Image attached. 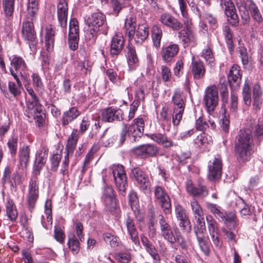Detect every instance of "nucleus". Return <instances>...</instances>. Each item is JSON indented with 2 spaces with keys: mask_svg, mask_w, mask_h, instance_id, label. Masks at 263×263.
Masks as SVG:
<instances>
[{
  "mask_svg": "<svg viewBox=\"0 0 263 263\" xmlns=\"http://www.w3.org/2000/svg\"><path fill=\"white\" fill-rule=\"evenodd\" d=\"M68 245L69 249L74 255H76L79 252L80 242L74 234L69 236Z\"/></svg>",
  "mask_w": 263,
  "mask_h": 263,
  "instance_id": "41",
  "label": "nucleus"
},
{
  "mask_svg": "<svg viewBox=\"0 0 263 263\" xmlns=\"http://www.w3.org/2000/svg\"><path fill=\"white\" fill-rule=\"evenodd\" d=\"M223 103L225 107L227 104V108H229L231 111H235L237 109L238 106L237 94L235 91H234L233 90H232L231 92V98L230 102L228 101V103Z\"/></svg>",
  "mask_w": 263,
  "mask_h": 263,
  "instance_id": "42",
  "label": "nucleus"
},
{
  "mask_svg": "<svg viewBox=\"0 0 263 263\" xmlns=\"http://www.w3.org/2000/svg\"><path fill=\"white\" fill-rule=\"evenodd\" d=\"M232 228L230 227L228 230L225 228H223L222 229V232L226 236L228 241L234 244L237 242L236 239V235L234 232L230 230Z\"/></svg>",
  "mask_w": 263,
  "mask_h": 263,
  "instance_id": "56",
  "label": "nucleus"
},
{
  "mask_svg": "<svg viewBox=\"0 0 263 263\" xmlns=\"http://www.w3.org/2000/svg\"><path fill=\"white\" fill-rule=\"evenodd\" d=\"M105 15L100 12H96L91 14L87 20L88 26L99 28L102 27L105 22Z\"/></svg>",
  "mask_w": 263,
  "mask_h": 263,
  "instance_id": "27",
  "label": "nucleus"
},
{
  "mask_svg": "<svg viewBox=\"0 0 263 263\" xmlns=\"http://www.w3.org/2000/svg\"><path fill=\"white\" fill-rule=\"evenodd\" d=\"M61 158L62 155L59 154H54L52 156L51 158V170L52 171L56 172L58 170Z\"/></svg>",
  "mask_w": 263,
  "mask_h": 263,
  "instance_id": "59",
  "label": "nucleus"
},
{
  "mask_svg": "<svg viewBox=\"0 0 263 263\" xmlns=\"http://www.w3.org/2000/svg\"><path fill=\"white\" fill-rule=\"evenodd\" d=\"M235 8H231V9L227 11L226 14L228 17V21L233 26H236L239 23V19L237 14L236 13Z\"/></svg>",
  "mask_w": 263,
  "mask_h": 263,
  "instance_id": "49",
  "label": "nucleus"
},
{
  "mask_svg": "<svg viewBox=\"0 0 263 263\" xmlns=\"http://www.w3.org/2000/svg\"><path fill=\"white\" fill-rule=\"evenodd\" d=\"M208 224V229L214 244L220 248L221 242L220 241V233L218 227V223L211 215L206 217Z\"/></svg>",
  "mask_w": 263,
  "mask_h": 263,
  "instance_id": "12",
  "label": "nucleus"
},
{
  "mask_svg": "<svg viewBox=\"0 0 263 263\" xmlns=\"http://www.w3.org/2000/svg\"><path fill=\"white\" fill-rule=\"evenodd\" d=\"M224 218L222 222H224V223L228 228L231 227L233 229H235L238 226V221L235 214H231L228 216L226 213Z\"/></svg>",
  "mask_w": 263,
  "mask_h": 263,
  "instance_id": "47",
  "label": "nucleus"
},
{
  "mask_svg": "<svg viewBox=\"0 0 263 263\" xmlns=\"http://www.w3.org/2000/svg\"><path fill=\"white\" fill-rule=\"evenodd\" d=\"M22 32L23 37L28 43L31 50L34 51L37 41L34 29L33 21L23 23Z\"/></svg>",
  "mask_w": 263,
  "mask_h": 263,
  "instance_id": "7",
  "label": "nucleus"
},
{
  "mask_svg": "<svg viewBox=\"0 0 263 263\" xmlns=\"http://www.w3.org/2000/svg\"><path fill=\"white\" fill-rule=\"evenodd\" d=\"M161 74L164 82H168L171 80L172 77L171 69L166 65L161 66Z\"/></svg>",
  "mask_w": 263,
  "mask_h": 263,
  "instance_id": "58",
  "label": "nucleus"
},
{
  "mask_svg": "<svg viewBox=\"0 0 263 263\" xmlns=\"http://www.w3.org/2000/svg\"><path fill=\"white\" fill-rule=\"evenodd\" d=\"M125 225L128 235L133 242L136 245L139 244L138 232L135 224L134 220L129 216H127L125 220Z\"/></svg>",
  "mask_w": 263,
  "mask_h": 263,
  "instance_id": "23",
  "label": "nucleus"
},
{
  "mask_svg": "<svg viewBox=\"0 0 263 263\" xmlns=\"http://www.w3.org/2000/svg\"><path fill=\"white\" fill-rule=\"evenodd\" d=\"M80 115L77 107H72L66 111L63 112L61 122L63 126H67L69 123L75 120Z\"/></svg>",
  "mask_w": 263,
  "mask_h": 263,
  "instance_id": "30",
  "label": "nucleus"
},
{
  "mask_svg": "<svg viewBox=\"0 0 263 263\" xmlns=\"http://www.w3.org/2000/svg\"><path fill=\"white\" fill-rule=\"evenodd\" d=\"M6 214L8 217L12 221H15L17 217L16 207L12 200H8L6 203Z\"/></svg>",
  "mask_w": 263,
  "mask_h": 263,
  "instance_id": "40",
  "label": "nucleus"
},
{
  "mask_svg": "<svg viewBox=\"0 0 263 263\" xmlns=\"http://www.w3.org/2000/svg\"><path fill=\"white\" fill-rule=\"evenodd\" d=\"M219 91L222 102L228 103L229 93L227 85L225 84H221Z\"/></svg>",
  "mask_w": 263,
  "mask_h": 263,
  "instance_id": "62",
  "label": "nucleus"
},
{
  "mask_svg": "<svg viewBox=\"0 0 263 263\" xmlns=\"http://www.w3.org/2000/svg\"><path fill=\"white\" fill-rule=\"evenodd\" d=\"M39 196L38 179L31 178L29 183L28 193L27 195V203L29 210L31 212L34 209Z\"/></svg>",
  "mask_w": 263,
  "mask_h": 263,
  "instance_id": "5",
  "label": "nucleus"
},
{
  "mask_svg": "<svg viewBox=\"0 0 263 263\" xmlns=\"http://www.w3.org/2000/svg\"><path fill=\"white\" fill-rule=\"evenodd\" d=\"M191 206L194 217L204 215L201 206L196 199H193L191 201Z\"/></svg>",
  "mask_w": 263,
  "mask_h": 263,
  "instance_id": "53",
  "label": "nucleus"
},
{
  "mask_svg": "<svg viewBox=\"0 0 263 263\" xmlns=\"http://www.w3.org/2000/svg\"><path fill=\"white\" fill-rule=\"evenodd\" d=\"M192 71L195 80L202 79L205 74V68L201 61H193L192 63Z\"/></svg>",
  "mask_w": 263,
  "mask_h": 263,
  "instance_id": "33",
  "label": "nucleus"
},
{
  "mask_svg": "<svg viewBox=\"0 0 263 263\" xmlns=\"http://www.w3.org/2000/svg\"><path fill=\"white\" fill-rule=\"evenodd\" d=\"M69 34H79L78 22L76 18H72L70 21Z\"/></svg>",
  "mask_w": 263,
  "mask_h": 263,
  "instance_id": "61",
  "label": "nucleus"
},
{
  "mask_svg": "<svg viewBox=\"0 0 263 263\" xmlns=\"http://www.w3.org/2000/svg\"><path fill=\"white\" fill-rule=\"evenodd\" d=\"M261 96L262 91L260 86L256 84L254 85L253 91V99L254 100V105L256 107H259V105L261 104Z\"/></svg>",
  "mask_w": 263,
  "mask_h": 263,
  "instance_id": "45",
  "label": "nucleus"
},
{
  "mask_svg": "<svg viewBox=\"0 0 263 263\" xmlns=\"http://www.w3.org/2000/svg\"><path fill=\"white\" fill-rule=\"evenodd\" d=\"M135 34L134 38L135 42L141 44L148 36L149 28L146 25L139 26Z\"/></svg>",
  "mask_w": 263,
  "mask_h": 263,
  "instance_id": "34",
  "label": "nucleus"
},
{
  "mask_svg": "<svg viewBox=\"0 0 263 263\" xmlns=\"http://www.w3.org/2000/svg\"><path fill=\"white\" fill-rule=\"evenodd\" d=\"M130 131L132 132L133 141H136L137 138H140L143 134L144 129V121L142 118H137L133 120L130 125Z\"/></svg>",
  "mask_w": 263,
  "mask_h": 263,
  "instance_id": "22",
  "label": "nucleus"
},
{
  "mask_svg": "<svg viewBox=\"0 0 263 263\" xmlns=\"http://www.w3.org/2000/svg\"><path fill=\"white\" fill-rule=\"evenodd\" d=\"M154 200L163 209L165 214L171 212V199L165 189L160 186H156L154 190Z\"/></svg>",
  "mask_w": 263,
  "mask_h": 263,
  "instance_id": "4",
  "label": "nucleus"
},
{
  "mask_svg": "<svg viewBox=\"0 0 263 263\" xmlns=\"http://www.w3.org/2000/svg\"><path fill=\"white\" fill-rule=\"evenodd\" d=\"M186 190L188 194L193 197L203 198L209 194L206 186L202 182L199 181L197 186L194 185L191 180L186 182Z\"/></svg>",
  "mask_w": 263,
  "mask_h": 263,
  "instance_id": "10",
  "label": "nucleus"
},
{
  "mask_svg": "<svg viewBox=\"0 0 263 263\" xmlns=\"http://www.w3.org/2000/svg\"><path fill=\"white\" fill-rule=\"evenodd\" d=\"M123 112L119 108L108 107L102 112V120L107 122L121 121L123 119Z\"/></svg>",
  "mask_w": 263,
  "mask_h": 263,
  "instance_id": "13",
  "label": "nucleus"
},
{
  "mask_svg": "<svg viewBox=\"0 0 263 263\" xmlns=\"http://www.w3.org/2000/svg\"><path fill=\"white\" fill-rule=\"evenodd\" d=\"M237 204L240 206L239 212L242 217L245 218L251 215L250 206L247 204L243 200L241 199L240 201L237 202Z\"/></svg>",
  "mask_w": 263,
  "mask_h": 263,
  "instance_id": "46",
  "label": "nucleus"
},
{
  "mask_svg": "<svg viewBox=\"0 0 263 263\" xmlns=\"http://www.w3.org/2000/svg\"><path fill=\"white\" fill-rule=\"evenodd\" d=\"M116 259L119 263H129L132 260V255L129 252H120L116 254Z\"/></svg>",
  "mask_w": 263,
  "mask_h": 263,
  "instance_id": "52",
  "label": "nucleus"
},
{
  "mask_svg": "<svg viewBox=\"0 0 263 263\" xmlns=\"http://www.w3.org/2000/svg\"><path fill=\"white\" fill-rule=\"evenodd\" d=\"M26 105L30 113L37 111V110H42V106L37 96L29 98L27 101Z\"/></svg>",
  "mask_w": 263,
  "mask_h": 263,
  "instance_id": "39",
  "label": "nucleus"
},
{
  "mask_svg": "<svg viewBox=\"0 0 263 263\" xmlns=\"http://www.w3.org/2000/svg\"><path fill=\"white\" fill-rule=\"evenodd\" d=\"M239 52L241 57L242 63L243 65H247L249 63V56L247 50L246 48L242 46L239 47Z\"/></svg>",
  "mask_w": 263,
  "mask_h": 263,
  "instance_id": "63",
  "label": "nucleus"
},
{
  "mask_svg": "<svg viewBox=\"0 0 263 263\" xmlns=\"http://www.w3.org/2000/svg\"><path fill=\"white\" fill-rule=\"evenodd\" d=\"M218 93L215 86H211L205 90L204 101L209 112H213L218 104Z\"/></svg>",
  "mask_w": 263,
  "mask_h": 263,
  "instance_id": "9",
  "label": "nucleus"
},
{
  "mask_svg": "<svg viewBox=\"0 0 263 263\" xmlns=\"http://www.w3.org/2000/svg\"><path fill=\"white\" fill-rule=\"evenodd\" d=\"M130 126L125 123L122 125V129L120 134V142L121 144H123L125 140L126 136L127 135H132V132L130 131Z\"/></svg>",
  "mask_w": 263,
  "mask_h": 263,
  "instance_id": "60",
  "label": "nucleus"
},
{
  "mask_svg": "<svg viewBox=\"0 0 263 263\" xmlns=\"http://www.w3.org/2000/svg\"><path fill=\"white\" fill-rule=\"evenodd\" d=\"M152 39L154 46L158 49L161 44V40L162 37V30L161 27L158 25H154L152 29Z\"/></svg>",
  "mask_w": 263,
  "mask_h": 263,
  "instance_id": "35",
  "label": "nucleus"
},
{
  "mask_svg": "<svg viewBox=\"0 0 263 263\" xmlns=\"http://www.w3.org/2000/svg\"><path fill=\"white\" fill-rule=\"evenodd\" d=\"M179 51V46L176 44L171 43L163 46L160 51L162 60L166 63H171Z\"/></svg>",
  "mask_w": 263,
  "mask_h": 263,
  "instance_id": "17",
  "label": "nucleus"
},
{
  "mask_svg": "<svg viewBox=\"0 0 263 263\" xmlns=\"http://www.w3.org/2000/svg\"><path fill=\"white\" fill-rule=\"evenodd\" d=\"M105 210L111 214H114L117 210V203L116 199L111 200H104Z\"/></svg>",
  "mask_w": 263,
  "mask_h": 263,
  "instance_id": "50",
  "label": "nucleus"
},
{
  "mask_svg": "<svg viewBox=\"0 0 263 263\" xmlns=\"http://www.w3.org/2000/svg\"><path fill=\"white\" fill-rule=\"evenodd\" d=\"M194 231L200 250L205 255H208L210 249L206 229H194Z\"/></svg>",
  "mask_w": 263,
  "mask_h": 263,
  "instance_id": "18",
  "label": "nucleus"
},
{
  "mask_svg": "<svg viewBox=\"0 0 263 263\" xmlns=\"http://www.w3.org/2000/svg\"><path fill=\"white\" fill-rule=\"evenodd\" d=\"M11 65L18 73L22 79L26 80L28 78V67L24 59L16 55H13L11 59Z\"/></svg>",
  "mask_w": 263,
  "mask_h": 263,
  "instance_id": "15",
  "label": "nucleus"
},
{
  "mask_svg": "<svg viewBox=\"0 0 263 263\" xmlns=\"http://www.w3.org/2000/svg\"><path fill=\"white\" fill-rule=\"evenodd\" d=\"M30 149L28 145L20 147L18 153V166L22 169L26 168L30 161Z\"/></svg>",
  "mask_w": 263,
  "mask_h": 263,
  "instance_id": "26",
  "label": "nucleus"
},
{
  "mask_svg": "<svg viewBox=\"0 0 263 263\" xmlns=\"http://www.w3.org/2000/svg\"><path fill=\"white\" fill-rule=\"evenodd\" d=\"M15 0H2L3 9L5 16L8 20H11L14 11Z\"/></svg>",
  "mask_w": 263,
  "mask_h": 263,
  "instance_id": "36",
  "label": "nucleus"
},
{
  "mask_svg": "<svg viewBox=\"0 0 263 263\" xmlns=\"http://www.w3.org/2000/svg\"><path fill=\"white\" fill-rule=\"evenodd\" d=\"M252 137L249 130H240L237 137L235 151L239 162L250 160L252 148Z\"/></svg>",
  "mask_w": 263,
  "mask_h": 263,
  "instance_id": "1",
  "label": "nucleus"
},
{
  "mask_svg": "<svg viewBox=\"0 0 263 263\" xmlns=\"http://www.w3.org/2000/svg\"><path fill=\"white\" fill-rule=\"evenodd\" d=\"M228 82L232 90H234L239 87L241 76L240 74V67L237 65H233L229 72L228 76Z\"/></svg>",
  "mask_w": 263,
  "mask_h": 263,
  "instance_id": "20",
  "label": "nucleus"
},
{
  "mask_svg": "<svg viewBox=\"0 0 263 263\" xmlns=\"http://www.w3.org/2000/svg\"><path fill=\"white\" fill-rule=\"evenodd\" d=\"M55 30L51 27H47L45 34V46L47 50H52L54 46Z\"/></svg>",
  "mask_w": 263,
  "mask_h": 263,
  "instance_id": "38",
  "label": "nucleus"
},
{
  "mask_svg": "<svg viewBox=\"0 0 263 263\" xmlns=\"http://www.w3.org/2000/svg\"><path fill=\"white\" fill-rule=\"evenodd\" d=\"M59 22L62 28L67 26L68 5L65 0H60L57 7Z\"/></svg>",
  "mask_w": 263,
  "mask_h": 263,
  "instance_id": "24",
  "label": "nucleus"
},
{
  "mask_svg": "<svg viewBox=\"0 0 263 263\" xmlns=\"http://www.w3.org/2000/svg\"><path fill=\"white\" fill-rule=\"evenodd\" d=\"M77 133V129L73 130L67 140L66 151H68L70 154H73L75 149L79 138Z\"/></svg>",
  "mask_w": 263,
  "mask_h": 263,
  "instance_id": "37",
  "label": "nucleus"
},
{
  "mask_svg": "<svg viewBox=\"0 0 263 263\" xmlns=\"http://www.w3.org/2000/svg\"><path fill=\"white\" fill-rule=\"evenodd\" d=\"M17 137L14 135L11 136V137L8 139L7 145L8 146L9 152L12 157L15 156L17 149Z\"/></svg>",
  "mask_w": 263,
  "mask_h": 263,
  "instance_id": "43",
  "label": "nucleus"
},
{
  "mask_svg": "<svg viewBox=\"0 0 263 263\" xmlns=\"http://www.w3.org/2000/svg\"><path fill=\"white\" fill-rule=\"evenodd\" d=\"M159 20L163 25L173 31H179L183 27L182 22L168 12L162 13Z\"/></svg>",
  "mask_w": 263,
  "mask_h": 263,
  "instance_id": "11",
  "label": "nucleus"
},
{
  "mask_svg": "<svg viewBox=\"0 0 263 263\" xmlns=\"http://www.w3.org/2000/svg\"><path fill=\"white\" fill-rule=\"evenodd\" d=\"M206 208L214 215L219 221H223V220L225 218L224 215H226V212L221 206L216 204L207 202L206 203Z\"/></svg>",
  "mask_w": 263,
  "mask_h": 263,
  "instance_id": "31",
  "label": "nucleus"
},
{
  "mask_svg": "<svg viewBox=\"0 0 263 263\" xmlns=\"http://www.w3.org/2000/svg\"><path fill=\"white\" fill-rule=\"evenodd\" d=\"M222 166L221 157L220 155L217 154L212 160L209 162L208 178L210 180L216 181L221 178Z\"/></svg>",
  "mask_w": 263,
  "mask_h": 263,
  "instance_id": "8",
  "label": "nucleus"
},
{
  "mask_svg": "<svg viewBox=\"0 0 263 263\" xmlns=\"http://www.w3.org/2000/svg\"><path fill=\"white\" fill-rule=\"evenodd\" d=\"M178 37L184 45V46H188L191 44H194L196 40L194 33L188 28L183 31L180 30L178 32Z\"/></svg>",
  "mask_w": 263,
  "mask_h": 263,
  "instance_id": "32",
  "label": "nucleus"
},
{
  "mask_svg": "<svg viewBox=\"0 0 263 263\" xmlns=\"http://www.w3.org/2000/svg\"><path fill=\"white\" fill-rule=\"evenodd\" d=\"M132 152L135 155L143 158L155 156L158 152L157 147L153 144H144L134 147Z\"/></svg>",
  "mask_w": 263,
  "mask_h": 263,
  "instance_id": "19",
  "label": "nucleus"
},
{
  "mask_svg": "<svg viewBox=\"0 0 263 263\" xmlns=\"http://www.w3.org/2000/svg\"><path fill=\"white\" fill-rule=\"evenodd\" d=\"M31 78L32 79V85L35 90H41L43 87V83L42 79L38 74L33 73Z\"/></svg>",
  "mask_w": 263,
  "mask_h": 263,
  "instance_id": "55",
  "label": "nucleus"
},
{
  "mask_svg": "<svg viewBox=\"0 0 263 263\" xmlns=\"http://www.w3.org/2000/svg\"><path fill=\"white\" fill-rule=\"evenodd\" d=\"M11 75L15 79L16 84L13 82H9L8 83V89L10 93L13 95L14 98H16L21 93V89L22 84L17 74L14 72L12 69H10Z\"/></svg>",
  "mask_w": 263,
  "mask_h": 263,
  "instance_id": "29",
  "label": "nucleus"
},
{
  "mask_svg": "<svg viewBox=\"0 0 263 263\" xmlns=\"http://www.w3.org/2000/svg\"><path fill=\"white\" fill-rule=\"evenodd\" d=\"M220 5L225 13H227L228 10L235 7L231 0H220Z\"/></svg>",
  "mask_w": 263,
  "mask_h": 263,
  "instance_id": "64",
  "label": "nucleus"
},
{
  "mask_svg": "<svg viewBox=\"0 0 263 263\" xmlns=\"http://www.w3.org/2000/svg\"><path fill=\"white\" fill-rule=\"evenodd\" d=\"M212 140L211 137L206 135L204 133L201 134L194 140V143L197 147H202L206 146Z\"/></svg>",
  "mask_w": 263,
  "mask_h": 263,
  "instance_id": "44",
  "label": "nucleus"
},
{
  "mask_svg": "<svg viewBox=\"0 0 263 263\" xmlns=\"http://www.w3.org/2000/svg\"><path fill=\"white\" fill-rule=\"evenodd\" d=\"M131 176L141 191L145 193L149 191L151 183L145 172L139 167H136L132 170Z\"/></svg>",
  "mask_w": 263,
  "mask_h": 263,
  "instance_id": "6",
  "label": "nucleus"
},
{
  "mask_svg": "<svg viewBox=\"0 0 263 263\" xmlns=\"http://www.w3.org/2000/svg\"><path fill=\"white\" fill-rule=\"evenodd\" d=\"M111 169L114 182L119 194L122 196H125L128 184L123 166L121 164L113 165Z\"/></svg>",
  "mask_w": 263,
  "mask_h": 263,
  "instance_id": "3",
  "label": "nucleus"
},
{
  "mask_svg": "<svg viewBox=\"0 0 263 263\" xmlns=\"http://www.w3.org/2000/svg\"><path fill=\"white\" fill-rule=\"evenodd\" d=\"M41 111L42 110H37V111L31 113L33 114L35 123L38 127L43 126L45 122V115Z\"/></svg>",
  "mask_w": 263,
  "mask_h": 263,
  "instance_id": "57",
  "label": "nucleus"
},
{
  "mask_svg": "<svg viewBox=\"0 0 263 263\" xmlns=\"http://www.w3.org/2000/svg\"><path fill=\"white\" fill-rule=\"evenodd\" d=\"M175 215L179 221V226L184 231H189L191 228L190 219L187 216L186 210L181 205H177L175 208Z\"/></svg>",
  "mask_w": 263,
  "mask_h": 263,
  "instance_id": "16",
  "label": "nucleus"
},
{
  "mask_svg": "<svg viewBox=\"0 0 263 263\" xmlns=\"http://www.w3.org/2000/svg\"><path fill=\"white\" fill-rule=\"evenodd\" d=\"M129 202L132 210L133 211L135 216L138 213L137 206L138 204V200L136 193H131L129 195Z\"/></svg>",
  "mask_w": 263,
  "mask_h": 263,
  "instance_id": "51",
  "label": "nucleus"
},
{
  "mask_svg": "<svg viewBox=\"0 0 263 263\" xmlns=\"http://www.w3.org/2000/svg\"><path fill=\"white\" fill-rule=\"evenodd\" d=\"M124 46V39L121 34H115L111 40L110 45V54L114 57L119 54Z\"/></svg>",
  "mask_w": 263,
  "mask_h": 263,
  "instance_id": "21",
  "label": "nucleus"
},
{
  "mask_svg": "<svg viewBox=\"0 0 263 263\" xmlns=\"http://www.w3.org/2000/svg\"><path fill=\"white\" fill-rule=\"evenodd\" d=\"M185 100L182 91L176 89L172 98L174 105L172 122L174 126H178L182 119L185 105Z\"/></svg>",
  "mask_w": 263,
  "mask_h": 263,
  "instance_id": "2",
  "label": "nucleus"
},
{
  "mask_svg": "<svg viewBox=\"0 0 263 263\" xmlns=\"http://www.w3.org/2000/svg\"><path fill=\"white\" fill-rule=\"evenodd\" d=\"M202 57L204 58L207 63L212 65L214 61V57L211 49L207 47L203 49L202 52Z\"/></svg>",
  "mask_w": 263,
  "mask_h": 263,
  "instance_id": "54",
  "label": "nucleus"
},
{
  "mask_svg": "<svg viewBox=\"0 0 263 263\" xmlns=\"http://www.w3.org/2000/svg\"><path fill=\"white\" fill-rule=\"evenodd\" d=\"M88 26V28L86 32L85 37L87 40L91 41L92 43H94L97 38L100 29L91 26Z\"/></svg>",
  "mask_w": 263,
  "mask_h": 263,
  "instance_id": "48",
  "label": "nucleus"
},
{
  "mask_svg": "<svg viewBox=\"0 0 263 263\" xmlns=\"http://www.w3.org/2000/svg\"><path fill=\"white\" fill-rule=\"evenodd\" d=\"M159 217V224L161 236L165 240L171 244H174L176 242V238L170 224L165 220L163 216L160 215Z\"/></svg>",
  "mask_w": 263,
  "mask_h": 263,
  "instance_id": "14",
  "label": "nucleus"
},
{
  "mask_svg": "<svg viewBox=\"0 0 263 263\" xmlns=\"http://www.w3.org/2000/svg\"><path fill=\"white\" fill-rule=\"evenodd\" d=\"M136 18L133 15H128L126 17L123 30L129 40L134 38L136 28Z\"/></svg>",
  "mask_w": 263,
  "mask_h": 263,
  "instance_id": "25",
  "label": "nucleus"
},
{
  "mask_svg": "<svg viewBox=\"0 0 263 263\" xmlns=\"http://www.w3.org/2000/svg\"><path fill=\"white\" fill-rule=\"evenodd\" d=\"M39 9L37 0H28L27 5L26 18L31 21L36 20Z\"/></svg>",
  "mask_w": 263,
  "mask_h": 263,
  "instance_id": "28",
  "label": "nucleus"
}]
</instances>
